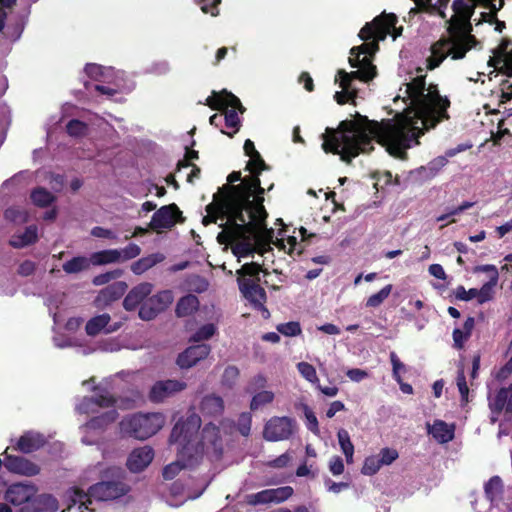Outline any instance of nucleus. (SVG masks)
<instances>
[{
    "label": "nucleus",
    "instance_id": "6e6552de",
    "mask_svg": "<svg viewBox=\"0 0 512 512\" xmlns=\"http://www.w3.org/2000/svg\"><path fill=\"white\" fill-rule=\"evenodd\" d=\"M237 282L242 295L251 303L254 309L261 311L264 319H268L270 312L265 306L267 294L264 288L252 279L238 277Z\"/></svg>",
    "mask_w": 512,
    "mask_h": 512
},
{
    "label": "nucleus",
    "instance_id": "e433bc0d",
    "mask_svg": "<svg viewBox=\"0 0 512 512\" xmlns=\"http://www.w3.org/2000/svg\"><path fill=\"white\" fill-rule=\"evenodd\" d=\"M249 158L250 160L247 162L246 169L249 170L252 173V175L243 178L241 183H243L249 178H256L259 180V183L261 184L259 175L263 170L268 169V166L266 165L265 161L263 160L259 152L255 155H251Z\"/></svg>",
    "mask_w": 512,
    "mask_h": 512
},
{
    "label": "nucleus",
    "instance_id": "37998d69",
    "mask_svg": "<svg viewBox=\"0 0 512 512\" xmlns=\"http://www.w3.org/2000/svg\"><path fill=\"white\" fill-rule=\"evenodd\" d=\"M179 459L175 462H172L166 465L163 469L162 475L165 480H172L175 476L179 474V472L184 468H192L195 465H187V461L182 459L178 455Z\"/></svg>",
    "mask_w": 512,
    "mask_h": 512
},
{
    "label": "nucleus",
    "instance_id": "f704fd0d",
    "mask_svg": "<svg viewBox=\"0 0 512 512\" xmlns=\"http://www.w3.org/2000/svg\"><path fill=\"white\" fill-rule=\"evenodd\" d=\"M164 259L162 254L155 253L146 257H142L135 261L131 265V271L136 275H141L157 263L161 262Z\"/></svg>",
    "mask_w": 512,
    "mask_h": 512
},
{
    "label": "nucleus",
    "instance_id": "49530a36",
    "mask_svg": "<svg viewBox=\"0 0 512 512\" xmlns=\"http://www.w3.org/2000/svg\"><path fill=\"white\" fill-rule=\"evenodd\" d=\"M493 64V68L499 73L512 77V49L506 53V56L496 59Z\"/></svg>",
    "mask_w": 512,
    "mask_h": 512
},
{
    "label": "nucleus",
    "instance_id": "4c0bfd02",
    "mask_svg": "<svg viewBox=\"0 0 512 512\" xmlns=\"http://www.w3.org/2000/svg\"><path fill=\"white\" fill-rule=\"evenodd\" d=\"M477 3L471 0H454L452 3L454 15L452 17L471 19Z\"/></svg>",
    "mask_w": 512,
    "mask_h": 512
},
{
    "label": "nucleus",
    "instance_id": "774afa93",
    "mask_svg": "<svg viewBox=\"0 0 512 512\" xmlns=\"http://www.w3.org/2000/svg\"><path fill=\"white\" fill-rule=\"evenodd\" d=\"M337 438L343 454L354 452V445L351 442L350 435L347 430L341 428L337 432Z\"/></svg>",
    "mask_w": 512,
    "mask_h": 512
},
{
    "label": "nucleus",
    "instance_id": "a211bd4d",
    "mask_svg": "<svg viewBox=\"0 0 512 512\" xmlns=\"http://www.w3.org/2000/svg\"><path fill=\"white\" fill-rule=\"evenodd\" d=\"M153 458L154 451L151 447L136 448L130 453L126 465L131 472H141L152 462Z\"/></svg>",
    "mask_w": 512,
    "mask_h": 512
},
{
    "label": "nucleus",
    "instance_id": "4468645a",
    "mask_svg": "<svg viewBox=\"0 0 512 512\" xmlns=\"http://www.w3.org/2000/svg\"><path fill=\"white\" fill-rule=\"evenodd\" d=\"M203 104L213 110H228L227 108L231 107V110H238L240 113L245 111L240 99L225 89L221 92L213 91Z\"/></svg>",
    "mask_w": 512,
    "mask_h": 512
},
{
    "label": "nucleus",
    "instance_id": "c756f323",
    "mask_svg": "<svg viewBox=\"0 0 512 512\" xmlns=\"http://www.w3.org/2000/svg\"><path fill=\"white\" fill-rule=\"evenodd\" d=\"M199 308V300L197 296L193 294H187L181 297L175 308V314L177 317H186L192 315Z\"/></svg>",
    "mask_w": 512,
    "mask_h": 512
},
{
    "label": "nucleus",
    "instance_id": "423d86ee",
    "mask_svg": "<svg viewBox=\"0 0 512 512\" xmlns=\"http://www.w3.org/2000/svg\"><path fill=\"white\" fill-rule=\"evenodd\" d=\"M162 413H137L125 417L120 422L121 431L138 440H145L155 435L164 425Z\"/></svg>",
    "mask_w": 512,
    "mask_h": 512
},
{
    "label": "nucleus",
    "instance_id": "338daca9",
    "mask_svg": "<svg viewBox=\"0 0 512 512\" xmlns=\"http://www.w3.org/2000/svg\"><path fill=\"white\" fill-rule=\"evenodd\" d=\"M378 49H379L378 41L373 40L371 42L363 43L360 46L353 47L350 50V54L354 55V53H356V51H357V54H362L364 56H367V55L372 56L373 54L376 53V51H378Z\"/></svg>",
    "mask_w": 512,
    "mask_h": 512
},
{
    "label": "nucleus",
    "instance_id": "9d476101",
    "mask_svg": "<svg viewBox=\"0 0 512 512\" xmlns=\"http://www.w3.org/2000/svg\"><path fill=\"white\" fill-rule=\"evenodd\" d=\"M182 221V212L175 203H172L156 210L149 223V228L154 231L171 229L177 222Z\"/></svg>",
    "mask_w": 512,
    "mask_h": 512
},
{
    "label": "nucleus",
    "instance_id": "f03ea898",
    "mask_svg": "<svg viewBox=\"0 0 512 512\" xmlns=\"http://www.w3.org/2000/svg\"><path fill=\"white\" fill-rule=\"evenodd\" d=\"M260 194H265V190L256 178H249L236 185H223L214 194L213 201L206 206L207 215L203 218V224H215L218 219L226 218V222L219 225L225 231L233 222H244L243 214L252 204L254 195Z\"/></svg>",
    "mask_w": 512,
    "mask_h": 512
},
{
    "label": "nucleus",
    "instance_id": "a18cd8bd",
    "mask_svg": "<svg viewBox=\"0 0 512 512\" xmlns=\"http://www.w3.org/2000/svg\"><path fill=\"white\" fill-rule=\"evenodd\" d=\"M223 122L227 128L233 129V132H225L224 130H221V132L232 138L241 125L237 112L235 110H224Z\"/></svg>",
    "mask_w": 512,
    "mask_h": 512
},
{
    "label": "nucleus",
    "instance_id": "09e8293b",
    "mask_svg": "<svg viewBox=\"0 0 512 512\" xmlns=\"http://www.w3.org/2000/svg\"><path fill=\"white\" fill-rule=\"evenodd\" d=\"M217 331L216 326L213 323H207L201 326L191 337V342H201L203 340H208L215 335Z\"/></svg>",
    "mask_w": 512,
    "mask_h": 512
},
{
    "label": "nucleus",
    "instance_id": "39448f33",
    "mask_svg": "<svg viewBox=\"0 0 512 512\" xmlns=\"http://www.w3.org/2000/svg\"><path fill=\"white\" fill-rule=\"evenodd\" d=\"M129 487L122 481H101L89 487L85 492L80 488H73L72 501L79 504V509L83 512V508L94 512L90 508L93 500L110 501L117 499L128 493Z\"/></svg>",
    "mask_w": 512,
    "mask_h": 512
},
{
    "label": "nucleus",
    "instance_id": "2eb2a0df",
    "mask_svg": "<svg viewBox=\"0 0 512 512\" xmlns=\"http://www.w3.org/2000/svg\"><path fill=\"white\" fill-rule=\"evenodd\" d=\"M4 466L9 472L28 477L35 476L40 472V467L37 464L22 456L9 455L7 450L4 452Z\"/></svg>",
    "mask_w": 512,
    "mask_h": 512
},
{
    "label": "nucleus",
    "instance_id": "bb28decb",
    "mask_svg": "<svg viewBox=\"0 0 512 512\" xmlns=\"http://www.w3.org/2000/svg\"><path fill=\"white\" fill-rule=\"evenodd\" d=\"M425 80L426 76L420 75L406 85V93L408 94V98L411 100V104H413L412 108H417L420 102V97L423 96L424 91L426 90Z\"/></svg>",
    "mask_w": 512,
    "mask_h": 512
},
{
    "label": "nucleus",
    "instance_id": "0e129e2a",
    "mask_svg": "<svg viewBox=\"0 0 512 512\" xmlns=\"http://www.w3.org/2000/svg\"><path fill=\"white\" fill-rule=\"evenodd\" d=\"M271 490L272 502L281 503L289 499L293 495V488L291 486H283Z\"/></svg>",
    "mask_w": 512,
    "mask_h": 512
},
{
    "label": "nucleus",
    "instance_id": "864d4df0",
    "mask_svg": "<svg viewBox=\"0 0 512 512\" xmlns=\"http://www.w3.org/2000/svg\"><path fill=\"white\" fill-rule=\"evenodd\" d=\"M239 374H240V371L236 366H234V365L227 366L225 368L222 378H221L222 385L227 388H232L236 384Z\"/></svg>",
    "mask_w": 512,
    "mask_h": 512
},
{
    "label": "nucleus",
    "instance_id": "ddd939ff",
    "mask_svg": "<svg viewBox=\"0 0 512 512\" xmlns=\"http://www.w3.org/2000/svg\"><path fill=\"white\" fill-rule=\"evenodd\" d=\"M36 493L37 488L35 485L17 482L8 486L4 499L14 506H20L33 502L36 498Z\"/></svg>",
    "mask_w": 512,
    "mask_h": 512
},
{
    "label": "nucleus",
    "instance_id": "7c9ffc66",
    "mask_svg": "<svg viewBox=\"0 0 512 512\" xmlns=\"http://www.w3.org/2000/svg\"><path fill=\"white\" fill-rule=\"evenodd\" d=\"M475 326V319L472 316H469L464 324L463 328H455L452 333L453 337V346L456 349H462L464 347V343L470 338L472 331Z\"/></svg>",
    "mask_w": 512,
    "mask_h": 512
},
{
    "label": "nucleus",
    "instance_id": "b1692460",
    "mask_svg": "<svg viewBox=\"0 0 512 512\" xmlns=\"http://www.w3.org/2000/svg\"><path fill=\"white\" fill-rule=\"evenodd\" d=\"M195 445H201L203 451L205 447H213L221 449V435L220 429L213 423L206 424L201 432V439L195 442Z\"/></svg>",
    "mask_w": 512,
    "mask_h": 512
},
{
    "label": "nucleus",
    "instance_id": "e2e57ef3",
    "mask_svg": "<svg viewBox=\"0 0 512 512\" xmlns=\"http://www.w3.org/2000/svg\"><path fill=\"white\" fill-rule=\"evenodd\" d=\"M260 272H261V266L256 262L246 263L237 271L239 277H241V278H245V276L255 277L256 282L260 281V278H259Z\"/></svg>",
    "mask_w": 512,
    "mask_h": 512
},
{
    "label": "nucleus",
    "instance_id": "6ab92c4d",
    "mask_svg": "<svg viewBox=\"0 0 512 512\" xmlns=\"http://www.w3.org/2000/svg\"><path fill=\"white\" fill-rule=\"evenodd\" d=\"M153 285L148 282H143L133 287L123 300V307L127 311H133L137 306L144 302V300L151 294Z\"/></svg>",
    "mask_w": 512,
    "mask_h": 512
},
{
    "label": "nucleus",
    "instance_id": "603ef678",
    "mask_svg": "<svg viewBox=\"0 0 512 512\" xmlns=\"http://www.w3.org/2000/svg\"><path fill=\"white\" fill-rule=\"evenodd\" d=\"M297 370L301 374V376L309 381L310 383L316 385L319 382V378L317 377L316 369L313 365L308 362H299L297 364Z\"/></svg>",
    "mask_w": 512,
    "mask_h": 512
},
{
    "label": "nucleus",
    "instance_id": "79ce46f5",
    "mask_svg": "<svg viewBox=\"0 0 512 512\" xmlns=\"http://www.w3.org/2000/svg\"><path fill=\"white\" fill-rule=\"evenodd\" d=\"M274 398L275 394L272 391L262 390L258 393L253 394L249 407L251 411H256L259 408L272 403L274 401Z\"/></svg>",
    "mask_w": 512,
    "mask_h": 512
},
{
    "label": "nucleus",
    "instance_id": "2f4dec72",
    "mask_svg": "<svg viewBox=\"0 0 512 512\" xmlns=\"http://www.w3.org/2000/svg\"><path fill=\"white\" fill-rule=\"evenodd\" d=\"M449 23L450 24L447 28V31L449 33L448 38L460 39L462 36L464 37V35L472 31L470 19L461 17H451Z\"/></svg>",
    "mask_w": 512,
    "mask_h": 512
},
{
    "label": "nucleus",
    "instance_id": "6e6d98bb",
    "mask_svg": "<svg viewBox=\"0 0 512 512\" xmlns=\"http://www.w3.org/2000/svg\"><path fill=\"white\" fill-rule=\"evenodd\" d=\"M247 503L252 506L269 504L272 502L271 490L266 489L247 496Z\"/></svg>",
    "mask_w": 512,
    "mask_h": 512
},
{
    "label": "nucleus",
    "instance_id": "bf43d9fd",
    "mask_svg": "<svg viewBox=\"0 0 512 512\" xmlns=\"http://www.w3.org/2000/svg\"><path fill=\"white\" fill-rule=\"evenodd\" d=\"M277 331L284 336L294 337L301 334V326L297 321H290L277 325Z\"/></svg>",
    "mask_w": 512,
    "mask_h": 512
},
{
    "label": "nucleus",
    "instance_id": "f3484780",
    "mask_svg": "<svg viewBox=\"0 0 512 512\" xmlns=\"http://www.w3.org/2000/svg\"><path fill=\"white\" fill-rule=\"evenodd\" d=\"M111 317L108 313H103L89 319L85 325V331L88 336L95 337L101 332L109 334L117 331L121 323L110 325Z\"/></svg>",
    "mask_w": 512,
    "mask_h": 512
},
{
    "label": "nucleus",
    "instance_id": "aec40b11",
    "mask_svg": "<svg viewBox=\"0 0 512 512\" xmlns=\"http://www.w3.org/2000/svg\"><path fill=\"white\" fill-rule=\"evenodd\" d=\"M489 408L493 414L505 411L512 416V383L498 390L495 397L489 401Z\"/></svg>",
    "mask_w": 512,
    "mask_h": 512
},
{
    "label": "nucleus",
    "instance_id": "9b49d317",
    "mask_svg": "<svg viewBox=\"0 0 512 512\" xmlns=\"http://www.w3.org/2000/svg\"><path fill=\"white\" fill-rule=\"evenodd\" d=\"M388 18V25L392 26L396 21L394 13H385L376 16L371 22L366 23L359 32V37L368 41L373 39L375 41H383L387 37L389 31L387 26L383 27V19Z\"/></svg>",
    "mask_w": 512,
    "mask_h": 512
},
{
    "label": "nucleus",
    "instance_id": "4be33fe9",
    "mask_svg": "<svg viewBox=\"0 0 512 512\" xmlns=\"http://www.w3.org/2000/svg\"><path fill=\"white\" fill-rule=\"evenodd\" d=\"M451 39L441 38L430 47L431 55L426 59V68L434 70L449 56L448 46Z\"/></svg>",
    "mask_w": 512,
    "mask_h": 512
},
{
    "label": "nucleus",
    "instance_id": "c9c22d12",
    "mask_svg": "<svg viewBox=\"0 0 512 512\" xmlns=\"http://www.w3.org/2000/svg\"><path fill=\"white\" fill-rule=\"evenodd\" d=\"M95 395L92 397H85L84 399H88L91 403L103 407L108 408L112 407L116 403V398L111 395L106 389H103L99 386H95L93 388Z\"/></svg>",
    "mask_w": 512,
    "mask_h": 512
},
{
    "label": "nucleus",
    "instance_id": "c85d7f7f",
    "mask_svg": "<svg viewBox=\"0 0 512 512\" xmlns=\"http://www.w3.org/2000/svg\"><path fill=\"white\" fill-rule=\"evenodd\" d=\"M127 288L128 285L126 282L117 281L102 289L99 293V297L103 302L109 304L120 299L127 291Z\"/></svg>",
    "mask_w": 512,
    "mask_h": 512
},
{
    "label": "nucleus",
    "instance_id": "f257e3e1",
    "mask_svg": "<svg viewBox=\"0 0 512 512\" xmlns=\"http://www.w3.org/2000/svg\"><path fill=\"white\" fill-rule=\"evenodd\" d=\"M427 93L420 97L417 108H407L391 119L369 120L357 113V120H343L337 129L327 128L323 135L322 148L326 153L339 155L350 164L360 154L374 150L373 141L385 146L391 155L409 148L413 140L449 119L450 100L439 93L435 84H430Z\"/></svg>",
    "mask_w": 512,
    "mask_h": 512
},
{
    "label": "nucleus",
    "instance_id": "ea45409f",
    "mask_svg": "<svg viewBox=\"0 0 512 512\" xmlns=\"http://www.w3.org/2000/svg\"><path fill=\"white\" fill-rule=\"evenodd\" d=\"M30 197L36 206L42 208L50 206L56 200V197L43 187L35 188Z\"/></svg>",
    "mask_w": 512,
    "mask_h": 512
},
{
    "label": "nucleus",
    "instance_id": "412c9836",
    "mask_svg": "<svg viewBox=\"0 0 512 512\" xmlns=\"http://www.w3.org/2000/svg\"><path fill=\"white\" fill-rule=\"evenodd\" d=\"M45 444L46 439L41 433L26 431L18 439L15 449L24 454H29L44 447Z\"/></svg>",
    "mask_w": 512,
    "mask_h": 512
},
{
    "label": "nucleus",
    "instance_id": "5701e85b",
    "mask_svg": "<svg viewBox=\"0 0 512 512\" xmlns=\"http://www.w3.org/2000/svg\"><path fill=\"white\" fill-rule=\"evenodd\" d=\"M362 66L358 67L356 71L346 72L343 69L338 70V75L349 77L351 80L358 79L362 82H369L377 76V68L372 63V59L368 56L362 58Z\"/></svg>",
    "mask_w": 512,
    "mask_h": 512
},
{
    "label": "nucleus",
    "instance_id": "a878e982",
    "mask_svg": "<svg viewBox=\"0 0 512 512\" xmlns=\"http://www.w3.org/2000/svg\"><path fill=\"white\" fill-rule=\"evenodd\" d=\"M38 240V229L37 226L31 225L26 227L25 231L19 234H14L9 244L13 248H23L34 244Z\"/></svg>",
    "mask_w": 512,
    "mask_h": 512
},
{
    "label": "nucleus",
    "instance_id": "f8f14e48",
    "mask_svg": "<svg viewBox=\"0 0 512 512\" xmlns=\"http://www.w3.org/2000/svg\"><path fill=\"white\" fill-rule=\"evenodd\" d=\"M187 384L180 380H159L149 390L148 399L152 403H162L166 399L186 389Z\"/></svg>",
    "mask_w": 512,
    "mask_h": 512
},
{
    "label": "nucleus",
    "instance_id": "1a4fd4ad",
    "mask_svg": "<svg viewBox=\"0 0 512 512\" xmlns=\"http://www.w3.org/2000/svg\"><path fill=\"white\" fill-rule=\"evenodd\" d=\"M171 290H163L149 297L140 305L138 315L144 321L155 319L161 312L165 311L173 302Z\"/></svg>",
    "mask_w": 512,
    "mask_h": 512
},
{
    "label": "nucleus",
    "instance_id": "c03bdc74",
    "mask_svg": "<svg viewBox=\"0 0 512 512\" xmlns=\"http://www.w3.org/2000/svg\"><path fill=\"white\" fill-rule=\"evenodd\" d=\"M88 131H89L88 124L81 120H78V119H71L66 124L67 134L74 138L85 137L88 134Z\"/></svg>",
    "mask_w": 512,
    "mask_h": 512
},
{
    "label": "nucleus",
    "instance_id": "7ed1b4c3",
    "mask_svg": "<svg viewBox=\"0 0 512 512\" xmlns=\"http://www.w3.org/2000/svg\"><path fill=\"white\" fill-rule=\"evenodd\" d=\"M264 194L254 195L252 204L243 214L244 222L230 224L228 229L217 235L222 245H232V253L238 257H248L255 251L253 240L262 230L266 229L268 213L264 207Z\"/></svg>",
    "mask_w": 512,
    "mask_h": 512
},
{
    "label": "nucleus",
    "instance_id": "052dcab7",
    "mask_svg": "<svg viewBox=\"0 0 512 512\" xmlns=\"http://www.w3.org/2000/svg\"><path fill=\"white\" fill-rule=\"evenodd\" d=\"M512 46V40L509 38H503L497 48L493 50V56H491L488 60V66H493L492 63H495L496 59H500L501 57L506 56V53L509 52L508 48Z\"/></svg>",
    "mask_w": 512,
    "mask_h": 512
},
{
    "label": "nucleus",
    "instance_id": "4d7b16f0",
    "mask_svg": "<svg viewBox=\"0 0 512 512\" xmlns=\"http://www.w3.org/2000/svg\"><path fill=\"white\" fill-rule=\"evenodd\" d=\"M382 466L379 456H370L365 459L361 472L364 475L372 476L376 474Z\"/></svg>",
    "mask_w": 512,
    "mask_h": 512
},
{
    "label": "nucleus",
    "instance_id": "20e7f679",
    "mask_svg": "<svg viewBox=\"0 0 512 512\" xmlns=\"http://www.w3.org/2000/svg\"><path fill=\"white\" fill-rule=\"evenodd\" d=\"M201 426V418L192 413L186 419H179L172 428L169 442L179 444V456L187 461V465H197L203 457L201 445H195Z\"/></svg>",
    "mask_w": 512,
    "mask_h": 512
},
{
    "label": "nucleus",
    "instance_id": "cd10ccee",
    "mask_svg": "<svg viewBox=\"0 0 512 512\" xmlns=\"http://www.w3.org/2000/svg\"><path fill=\"white\" fill-rule=\"evenodd\" d=\"M454 425H448L443 420H435L429 432L439 443H448L454 438Z\"/></svg>",
    "mask_w": 512,
    "mask_h": 512
},
{
    "label": "nucleus",
    "instance_id": "72a5a7b5",
    "mask_svg": "<svg viewBox=\"0 0 512 512\" xmlns=\"http://www.w3.org/2000/svg\"><path fill=\"white\" fill-rule=\"evenodd\" d=\"M118 418V412L115 409L102 413L99 416L92 417L86 423L89 430H104L109 424L115 422Z\"/></svg>",
    "mask_w": 512,
    "mask_h": 512
},
{
    "label": "nucleus",
    "instance_id": "393cba45",
    "mask_svg": "<svg viewBox=\"0 0 512 512\" xmlns=\"http://www.w3.org/2000/svg\"><path fill=\"white\" fill-rule=\"evenodd\" d=\"M199 410L205 416L219 417L224 411V401L218 395H206L200 402Z\"/></svg>",
    "mask_w": 512,
    "mask_h": 512
},
{
    "label": "nucleus",
    "instance_id": "13d9d810",
    "mask_svg": "<svg viewBox=\"0 0 512 512\" xmlns=\"http://www.w3.org/2000/svg\"><path fill=\"white\" fill-rule=\"evenodd\" d=\"M451 44L448 46L449 56L453 60L463 59L466 53L469 51V47H464L463 44L459 41V39L450 38Z\"/></svg>",
    "mask_w": 512,
    "mask_h": 512
},
{
    "label": "nucleus",
    "instance_id": "a19ab883",
    "mask_svg": "<svg viewBox=\"0 0 512 512\" xmlns=\"http://www.w3.org/2000/svg\"><path fill=\"white\" fill-rule=\"evenodd\" d=\"M487 500L493 502L503 492V482L499 476H492L484 486Z\"/></svg>",
    "mask_w": 512,
    "mask_h": 512
},
{
    "label": "nucleus",
    "instance_id": "3c124183",
    "mask_svg": "<svg viewBox=\"0 0 512 512\" xmlns=\"http://www.w3.org/2000/svg\"><path fill=\"white\" fill-rule=\"evenodd\" d=\"M24 31V23L22 20H17L14 23H9L7 26L4 25V35L11 42H15L20 39Z\"/></svg>",
    "mask_w": 512,
    "mask_h": 512
},
{
    "label": "nucleus",
    "instance_id": "58836bf2",
    "mask_svg": "<svg viewBox=\"0 0 512 512\" xmlns=\"http://www.w3.org/2000/svg\"><path fill=\"white\" fill-rule=\"evenodd\" d=\"M90 264H92L90 258L85 256H76L63 264V270L67 274H75L87 270L90 267Z\"/></svg>",
    "mask_w": 512,
    "mask_h": 512
},
{
    "label": "nucleus",
    "instance_id": "5fc2aeb1",
    "mask_svg": "<svg viewBox=\"0 0 512 512\" xmlns=\"http://www.w3.org/2000/svg\"><path fill=\"white\" fill-rule=\"evenodd\" d=\"M498 281H488L479 290L476 289V298L479 304H483L493 297V288Z\"/></svg>",
    "mask_w": 512,
    "mask_h": 512
},
{
    "label": "nucleus",
    "instance_id": "0eeeda50",
    "mask_svg": "<svg viewBox=\"0 0 512 512\" xmlns=\"http://www.w3.org/2000/svg\"><path fill=\"white\" fill-rule=\"evenodd\" d=\"M297 428L296 421L288 416H274L264 425L263 438L269 442L290 439Z\"/></svg>",
    "mask_w": 512,
    "mask_h": 512
},
{
    "label": "nucleus",
    "instance_id": "680f3d73",
    "mask_svg": "<svg viewBox=\"0 0 512 512\" xmlns=\"http://www.w3.org/2000/svg\"><path fill=\"white\" fill-rule=\"evenodd\" d=\"M251 424H252V416L249 412H243L239 415L237 420V430L238 432L247 437L251 432Z\"/></svg>",
    "mask_w": 512,
    "mask_h": 512
},
{
    "label": "nucleus",
    "instance_id": "69168bd1",
    "mask_svg": "<svg viewBox=\"0 0 512 512\" xmlns=\"http://www.w3.org/2000/svg\"><path fill=\"white\" fill-rule=\"evenodd\" d=\"M122 274H123V271L121 269H115L113 271H108L106 273L96 275L93 278L92 283L96 286H101V285L109 283L111 280L121 277Z\"/></svg>",
    "mask_w": 512,
    "mask_h": 512
},
{
    "label": "nucleus",
    "instance_id": "473e14b6",
    "mask_svg": "<svg viewBox=\"0 0 512 512\" xmlns=\"http://www.w3.org/2000/svg\"><path fill=\"white\" fill-rule=\"evenodd\" d=\"M122 253L118 249H107L91 254L90 261L95 266L107 265L121 261Z\"/></svg>",
    "mask_w": 512,
    "mask_h": 512
},
{
    "label": "nucleus",
    "instance_id": "de8ad7c7",
    "mask_svg": "<svg viewBox=\"0 0 512 512\" xmlns=\"http://www.w3.org/2000/svg\"><path fill=\"white\" fill-rule=\"evenodd\" d=\"M393 286L388 284L384 286L379 292L368 297L366 307L376 308L379 307L390 295Z\"/></svg>",
    "mask_w": 512,
    "mask_h": 512
},
{
    "label": "nucleus",
    "instance_id": "dca6fc26",
    "mask_svg": "<svg viewBox=\"0 0 512 512\" xmlns=\"http://www.w3.org/2000/svg\"><path fill=\"white\" fill-rule=\"evenodd\" d=\"M211 352L208 344H197L186 348L177 357V365L182 369H188L196 365L200 360L205 359Z\"/></svg>",
    "mask_w": 512,
    "mask_h": 512
},
{
    "label": "nucleus",
    "instance_id": "8fccbe9b",
    "mask_svg": "<svg viewBox=\"0 0 512 512\" xmlns=\"http://www.w3.org/2000/svg\"><path fill=\"white\" fill-rule=\"evenodd\" d=\"M267 386V378L265 375L259 373L255 376H253L247 383L245 387V391L248 394H255L262 390H265V387Z\"/></svg>",
    "mask_w": 512,
    "mask_h": 512
}]
</instances>
